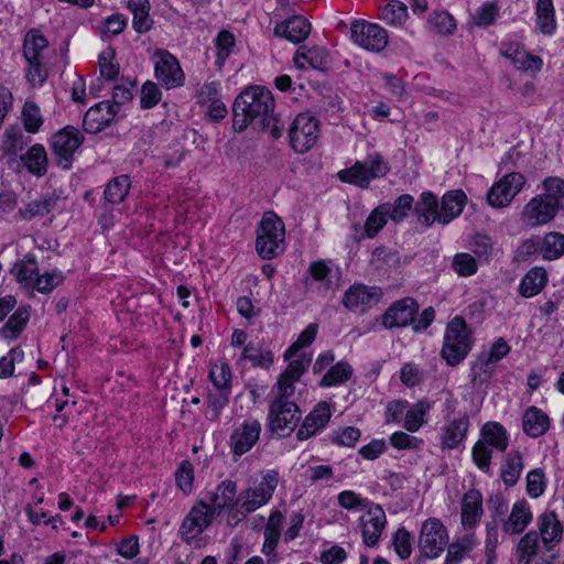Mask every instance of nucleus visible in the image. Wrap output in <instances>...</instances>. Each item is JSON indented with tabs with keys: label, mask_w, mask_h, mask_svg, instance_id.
<instances>
[{
	"label": "nucleus",
	"mask_w": 564,
	"mask_h": 564,
	"mask_svg": "<svg viewBox=\"0 0 564 564\" xmlns=\"http://www.w3.org/2000/svg\"><path fill=\"white\" fill-rule=\"evenodd\" d=\"M329 419L330 409L328 403L324 401L317 403L300 426L296 433L297 440L305 441L312 437L328 423Z\"/></svg>",
	"instance_id": "nucleus-19"
},
{
	"label": "nucleus",
	"mask_w": 564,
	"mask_h": 564,
	"mask_svg": "<svg viewBox=\"0 0 564 564\" xmlns=\"http://www.w3.org/2000/svg\"><path fill=\"white\" fill-rule=\"evenodd\" d=\"M317 328V324H310L300 334L297 340L285 350L284 359H291L302 347L310 346L316 337Z\"/></svg>",
	"instance_id": "nucleus-56"
},
{
	"label": "nucleus",
	"mask_w": 564,
	"mask_h": 564,
	"mask_svg": "<svg viewBox=\"0 0 564 564\" xmlns=\"http://www.w3.org/2000/svg\"><path fill=\"white\" fill-rule=\"evenodd\" d=\"M419 313V304L412 297H403L393 302L383 313L381 321L384 328H401L412 326L413 318Z\"/></svg>",
	"instance_id": "nucleus-14"
},
{
	"label": "nucleus",
	"mask_w": 564,
	"mask_h": 564,
	"mask_svg": "<svg viewBox=\"0 0 564 564\" xmlns=\"http://www.w3.org/2000/svg\"><path fill=\"white\" fill-rule=\"evenodd\" d=\"M406 15V7L398 1L388 3L381 11V19L391 25L401 24Z\"/></svg>",
	"instance_id": "nucleus-58"
},
{
	"label": "nucleus",
	"mask_w": 564,
	"mask_h": 564,
	"mask_svg": "<svg viewBox=\"0 0 564 564\" xmlns=\"http://www.w3.org/2000/svg\"><path fill=\"white\" fill-rule=\"evenodd\" d=\"M234 128L241 132L248 126L256 130H269L274 139L282 135L284 124L274 113L271 91L262 86H250L235 99Z\"/></svg>",
	"instance_id": "nucleus-1"
},
{
	"label": "nucleus",
	"mask_w": 564,
	"mask_h": 564,
	"mask_svg": "<svg viewBox=\"0 0 564 564\" xmlns=\"http://www.w3.org/2000/svg\"><path fill=\"white\" fill-rule=\"evenodd\" d=\"M84 134L73 126H66L55 132L51 138V149L56 158L57 165L69 170L74 154L84 142Z\"/></svg>",
	"instance_id": "nucleus-6"
},
{
	"label": "nucleus",
	"mask_w": 564,
	"mask_h": 564,
	"mask_svg": "<svg viewBox=\"0 0 564 564\" xmlns=\"http://www.w3.org/2000/svg\"><path fill=\"white\" fill-rule=\"evenodd\" d=\"M502 55L521 70L538 72L542 66V59L540 57L528 54L525 51L512 45L506 46L502 50Z\"/></svg>",
	"instance_id": "nucleus-33"
},
{
	"label": "nucleus",
	"mask_w": 564,
	"mask_h": 564,
	"mask_svg": "<svg viewBox=\"0 0 564 564\" xmlns=\"http://www.w3.org/2000/svg\"><path fill=\"white\" fill-rule=\"evenodd\" d=\"M215 44L217 48L216 64L220 67L224 65L235 46V36L231 32L223 30L218 33Z\"/></svg>",
	"instance_id": "nucleus-53"
},
{
	"label": "nucleus",
	"mask_w": 564,
	"mask_h": 564,
	"mask_svg": "<svg viewBox=\"0 0 564 564\" xmlns=\"http://www.w3.org/2000/svg\"><path fill=\"white\" fill-rule=\"evenodd\" d=\"M437 198L430 192L421 194L420 200L414 205V212L416 213L419 220L425 225H432L437 216Z\"/></svg>",
	"instance_id": "nucleus-41"
},
{
	"label": "nucleus",
	"mask_w": 564,
	"mask_h": 564,
	"mask_svg": "<svg viewBox=\"0 0 564 564\" xmlns=\"http://www.w3.org/2000/svg\"><path fill=\"white\" fill-rule=\"evenodd\" d=\"M279 484V474L276 470H268L261 475V481L257 489L248 488L243 494H271Z\"/></svg>",
	"instance_id": "nucleus-62"
},
{
	"label": "nucleus",
	"mask_w": 564,
	"mask_h": 564,
	"mask_svg": "<svg viewBox=\"0 0 564 564\" xmlns=\"http://www.w3.org/2000/svg\"><path fill=\"white\" fill-rule=\"evenodd\" d=\"M538 550L539 533L529 531L518 543L516 551L517 564H530L532 558L538 554Z\"/></svg>",
	"instance_id": "nucleus-39"
},
{
	"label": "nucleus",
	"mask_w": 564,
	"mask_h": 564,
	"mask_svg": "<svg viewBox=\"0 0 564 564\" xmlns=\"http://www.w3.org/2000/svg\"><path fill=\"white\" fill-rule=\"evenodd\" d=\"M162 98L159 86L153 82H145L140 91V107L142 109H151L156 106Z\"/></svg>",
	"instance_id": "nucleus-57"
},
{
	"label": "nucleus",
	"mask_w": 564,
	"mask_h": 564,
	"mask_svg": "<svg viewBox=\"0 0 564 564\" xmlns=\"http://www.w3.org/2000/svg\"><path fill=\"white\" fill-rule=\"evenodd\" d=\"M481 440L478 441L471 452L473 460L482 471H488L490 467L491 451L490 446L499 452H505L508 447V437L506 429L498 422H488L481 429Z\"/></svg>",
	"instance_id": "nucleus-5"
},
{
	"label": "nucleus",
	"mask_w": 564,
	"mask_h": 564,
	"mask_svg": "<svg viewBox=\"0 0 564 564\" xmlns=\"http://www.w3.org/2000/svg\"><path fill=\"white\" fill-rule=\"evenodd\" d=\"M430 403L419 401L412 408H410L405 414L404 427L409 432H416L424 424V416L430 411Z\"/></svg>",
	"instance_id": "nucleus-49"
},
{
	"label": "nucleus",
	"mask_w": 564,
	"mask_h": 564,
	"mask_svg": "<svg viewBox=\"0 0 564 564\" xmlns=\"http://www.w3.org/2000/svg\"><path fill=\"white\" fill-rule=\"evenodd\" d=\"M259 499H248L245 501H234V496H229V503L226 506L225 511H228V522L238 523L247 513L257 510L259 507L265 505L271 496H256Z\"/></svg>",
	"instance_id": "nucleus-25"
},
{
	"label": "nucleus",
	"mask_w": 564,
	"mask_h": 564,
	"mask_svg": "<svg viewBox=\"0 0 564 564\" xmlns=\"http://www.w3.org/2000/svg\"><path fill=\"white\" fill-rule=\"evenodd\" d=\"M229 395L230 391L226 390H216L215 392L208 393L205 416L209 421H218L220 412L227 406L229 402Z\"/></svg>",
	"instance_id": "nucleus-47"
},
{
	"label": "nucleus",
	"mask_w": 564,
	"mask_h": 564,
	"mask_svg": "<svg viewBox=\"0 0 564 564\" xmlns=\"http://www.w3.org/2000/svg\"><path fill=\"white\" fill-rule=\"evenodd\" d=\"M318 120L311 113L297 115L289 129L290 144L297 153H305L317 141Z\"/></svg>",
	"instance_id": "nucleus-8"
},
{
	"label": "nucleus",
	"mask_w": 564,
	"mask_h": 564,
	"mask_svg": "<svg viewBox=\"0 0 564 564\" xmlns=\"http://www.w3.org/2000/svg\"><path fill=\"white\" fill-rule=\"evenodd\" d=\"M29 319V307H19L3 325L0 335L8 341L17 339L26 327Z\"/></svg>",
	"instance_id": "nucleus-34"
},
{
	"label": "nucleus",
	"mask_w": 564,
	"mask_h": 564,
	"mask_svg": "<svg viewBox=\"0 0 564 564\" xmlns=\"http://www.w3.org/2000/svg\"><path fill=\"white\" fill-rule=\"evenodd\" d=\"M400 380L406 387H414L423 380V371L415 364L406 362L401 368Z\"/></svg>",
	"instance_id": "nucleus-63"
},
{
	"label": "nucleus",
	"mask_w": 564,
	"mask_h": 564,
	"mask_svg": "<svg viewBox=\"0 0 564 564\" xmlns=\"http://www.w3.org/2000/svg\"><path fill=\"white\" fill-rule=\"evenodd\" d=\"M63 280V273L61 271L53 270L51 272L37 274L29 289L36 290L43 294H48L58 286Z\"/></svg>",
	"instance_id": "nucleus-50"
},
{
	"label": "nucleus",
	"mask_w": 564,
	"mask_h": 564,
	"mask_svg": "<svg viewBox=\"0 0 564 564\" xmlns=\"http://www.w3.org/2000/svg\"><path fill=\"white\" fill-rule=\"evenodd\" d=\"M542 258L556 260L564 256V235L558 231H550L541 237Z\"/></svg>",
	"instance_id": "nucleus-40"
},
{
	"label": "nucleus",
	"mask_w": 564,
	"mask_h": 564,
	"mask_svg": "<svg viewBox=\"0 0 564 564\" xmlns=\"http://www.w3.org/2000/svg\"><path fill=\"white\" fill-rule=\"evenodd\" d=\"M532 520V512L525 500H519L512 507L511 513L502 523L506 534L522 533Z\"/></svg>",
	"instance_id": "nucleus-21"
},
{
	"label": "nucleus",
	"mask_w": 564,
	"mask_h": 564,
	"mask_svg": "<svg viewBox=\"0 0 564 564\" xmlns=\"http://www.w3.org/2000/svg\"><path fill=\"white\" fill-rule=\"evenodd\" d=\"M21 161L26 170L37 177L44 176L47 172V153L45 148L40 143L33 144L26 153L21 156Z\"/></svg>",
	"instance_id": "nucleus-28"
},
{
	"label": "nucleus",
	"mask_w": 564,
	"mask_h": 564,
	"mask_svg": "<svg viewBox=\"0 0 564 564\" xmlns=\"http://www.w3.org/2000/svg\"><path fill=\"white\" fill-rule=\"evenodd\" d=\"M300 409L292 401L273 400L269 409V429L284 437L295 429L300 421Z\"/></svg>",
	"instance_id": "nucleus-11"
},
{
	"label": "nucleus",
	"mask_w": 564,
	"mask_h": 564,
	"mask_svg": "<svg viewBox=\"0 0 564 564\" xmlns=\"http://www.w3.org/2000/svg\"><path fill=\"white\" fill-rule=\"evenodd\" d=\"M209 379L216 390L230 391L231 370L227 364L215 365L209 371Z\"/></svg>",
	"instance_id": "nucleus-55"
},
{
	"label": "nucleus",
	"mask_w": 564,
	"mask_h": 564,
	"mask_svg": "<svg viewBox=\"0 0 564 564\" xmlns=\"http://www.w3.org/2000/svg\"><path fill=\"white\" fill-rule=\"evenodd\" d=\"M431 22L441 34H451L456 28L455 18L447 12H436Z\"/></svg>",
	"instance_id": "nucleus-64"
},
{
	"label": "nucleus",
	"mask_w": 564,
	"mask_h": 564,
	"mask_svg": "<svg viewBox=\"0 0 564 564\" xmlns=\"http://www.w3.org/2000/svg\"><path fill=\"white\" fill-rule=\"evenodd\" d=\"M131 181L128 175H120L111 178L104 192V198L111 205H119L128 196Z\"/></svg>",
	"instance_id": "nucleus-36"
},
{
	"label": "nucleus",
	"mask_w": 564,
	"mask_h": 564,
	"mask_svg": "<svg viewBox=\"0 0 564 564\" xmlns=\"http://www.w3.org/2000/svg\"><path fill=\"white\" fill-rule=\"evenodd\" d=\"M350 37L364 50L379 53L388 44L387 31L377 23L356 20L350 25Z\"/></svg>",
	"instance_id": "nucleus-10"
},
{
	"label": "nucleus",
	"mask_w": 564,
	"mask_h": 564,
	"mask_svg": "<svg viewBox=\"0 0 564 564\" xmlns=\"http://www.w3.org/2000/svg\"><path fill=\"white\" fill-rule=\"evenodd\" d=\"M388 210L386 205H378L371 210L364 225V236L373 238L386 226L388 221Z\"/></svg>",
	"instance_id": "nucleus-44"
},
{
	"label": "nucleus",
	"mask_w": 564,
	"mask_h": 564,
	"mask_svg": "<svg viewBox=\"0 0 564 564\" xmlns=\"http://www.w3.org/2000/svg\"><path fill=\"white\" fill-rule=\"evenodd\" d=\"M522 469V455L519 452L509 453L501 464L500 478L507 487H511L517 484Z\"/></svg>",
	"instance_id": "nucleus-37"
},
{
	"label": "nucleus",
	"mask_w": 564,
	"mask_h": 564,
	"mask_svg": "<svg viewBox=\"0 0 564 564\" xmlns=\"http://www.w3.org/2000/svg\"><path fill=\"white\" fill-rule=\"evenodd\" d=\"M360 436L361 432L359 429L355 426H346L334 431L330 435V440L339 446L355 447Z\"/></svg>",
	"instance_id": "nucleus-59"
},
{
	"label": "nucleus",
	"mask_w": 564,
	"mask_h": 564,
	"mask_svg": "<svg viewBox=\"0 0 564 564\" xmlns=\"http://www.w3.org/2000/svg\"><path fill=\"white\" fill-rule=\"evenodd\" d=\"M340 181L357 185L359 187H368L373 176L367 170V162H356L351 167L343 170L338 173Z\"/></svg>",
	"instance_id": "nucleus-42"
},
{
	"label": "nucleus",
	"mask_w": 564,
	"mask_h": 564,
	"mask_svg": "<svg viewBox=\"0 0 564 564\" xmlns=\"http://www.w3.org/2000/svg\"><path fill=\"white\" fill-rule=\"evenodd\" d=\"M535 28L544 35H552L557 28L553 0H538L535 4Z\"/></svg>",
	"instance_id": "nucleus-27"
},
{
	"label": "nucleus",
	"mask_w": 564,
	"mask_h": 564,
	"mask_svg": "<svg viewBox=\"0 0 564 564\" xmlns=\"http://www.w3.org/2000/svg\"><path fill=\"white\" fill-rule=\"evenodd\" d=\"M12 272L18 281L25 288H30L39 274L37 261L34 254L28 253L23 259L15 262Z\"/></svg>",
	"instance_id": "nucleus-38"
},
{
	"label": "nucleus",
	"mask_w": 564,
	"mask_h": 564,
	"mask_svg": "<svg viewBox=\"0 0 564 564\" xmlns=\"http://www.w3.org/2000/svg\"><path fill=\"white\" fill-rule=\"evenodd\" d=\"M241 358L249 360L253 367L268 369L273 364V355L270 350H263L253 343L245 346Z\"/></svg>",
	"instance_id": "nucleus-48"
},
{
	"label": "nucleus",
	"mask_w": 564,
	"mask_h": 564,
	"mask_svg": "<svg viewBox=\"0 0 564 564\" xmlns=\"http://www.w3.org/2000/svg\"><path fill=\"white\" fill-rule=\"evenodd\" d=\"M536 254L542 256V243L540 236H533L522 241L516 251V259L518 261H527L530 257Z\"/></svg>",
	"instance_id": "nucleus-61"
},
{
	"label": "nucleus",
	"mask_w": 564,
	"mask_h": 564,
	"mask_svg": "<svg viewBox=\"0 0 564 564\" xmlns=\"http://www.w3.org/2000/svg\"><path fill=\"white\" fill-rule=\"evenodd\" d=\"M284 224L273 213L262 217L257 229L256 249L262 259L275 258L283 251Z\"/></svg>",
	"instance_id": "nucleus-4"
},
{
	"label": "nucleus",
	"mask_w": 564,
	"mask_h": 564,
	"mask_svg": "<svg viewBox=\"0 0 564 564\" xmlns=\"http://www.w3.org/2000/svg\"><path fill=\"white\" fill-rule=\"evenodd\" d=\"M510 351V346L503 338H498L488 351L478 355L471 365L473 380L479 379L481 382L487 380L494 372L495 365L499 362Z\"/></svg>",
	"instance_id": "nucleus-13"
},
{
	"label": "nucleus",
	"mask_w": 564,
	"mask_h": 564,
	"mask_svg": "<svg viewBox=\"0 0 564 564\" xmlns=\"http://www.w3.org/2000/svg\"><path fill=\"white\" fill-rule=\"evenodd\" d=\"M311 32V23L302 15H294L285 21L276 23L274 34L293 43L303 42Z\"/></svg>",
	"instance_id": "nucleus-20"
},
{
	"label": "nucleus",
	"mask_w": 564,
	"mask_h": 564,
	"mask_svg": "<svg viewBox=\"0 0 564 564\" xmlns=\"http://www.w3.org/2000/svg\"><path fill=\"white\" fill-rule=\"evenodd\" d=\"M365 514L360 517L361 533L364 543L376 546L387 524V517L383 508L379 505L369 503Z\"/></svg>",
	"instance_id": "nucleus-15"
},
{
	"label": "nucleus",
	"mask_w": 564,
	"mask_h": 564,
	"mask_svg": "<svg viewBox=\"0 0 564 564\" xmlns=\"http://www.w3.org/2000/svg\"><path fill=\"white\" fill-rule=\"evenodd\" d=\"M447 545L448 534L443 523L436 518L424 521L419 536L422 555L429 558L438 557Z\"/></svg>",
	"instance_id": "nucleus-9"
},
{
	"label": "nucleus",
	"mask_w": 564,
	"mask_h": 564,
	"mask_svg": "<svg viewBox=\"0 0 564 564\" xmlns=\"http://www.w3.org/2000/svg\"><path fill=\"white\" fill-rule=\"evenodd\" d=\"M379 289L365 284L351 285L343 295V305L351 312L364 311L379 301Z\"/></svg>",
	"instance_id": "nucleus-17"
},
{
	"label": "nucleus",
	"mask_w": 564,
	"mask_h": 564,
	"mask_svg": "<svg viewBox=\"0 0 564 564\" xmlns=\"http://www.w3.org/2000/svg\"><path fill=\"white\" fill-rule=\"evenodd\" d=\"M546 283V271L542 267H534L522 278L519 285V292L524 297H532L539 294Z\"/></svg>",
	"instance_id": "nucleus-31"
},
{
	"label": "nucleus",
	"mask_w": 564,
	"mask_h": 564,
	"mask_svg": "<svg viewBox=\"0 0 564 564\" xmlns=\"http://www.w3.org/2000/svg\"><path fill=\"white\" fill-rule=\"evenodd\" d=\"M543 192L533 196L522 208L521 220L530 228L550 224L564 210V180L549 176L542 182Z\"/></svg>",
	"instance_id": "nucleus-2"
},
{
	"label": "nucleus",
	"mask_w": 564,
	"mask_h": 564,
	"mask_svg": "<svg viewBox=\"0 0 564 564\" xmlns=\"http://www.w3.org/2000/svg\"><path fill=\"white\" fill-rule=\"evenodd\" d=\"M229 496H209L195 503L181 523L180 536L186 544L195 543L199 535L225 511Z\"/></svg>",
	"instance_id": "nucleus-3"
},
{
	"label": "nucleus",
	"mask_w": 564,
	"mask_h": 564,
	"mask_svg": "<svg viewBox=\"0 0 564 564\" xmlns=\"http://www.w3.org/2000/svg\"><path fill=\"white\" fill-rule=\"evenodd\" d=\"M22 120L28 132L36 133L43 124L40 107L33 101H26L22 108Z\"/></svg>",
	"instance_id": "nucleus-51"
},
{
	"label": "nucleus",
	"mask_w": 564,
	"mask_h": 564,
	"mask_svg": "<svg viewBox=\"0 0 564 564\" xmlns=\"http://www.w3.org/2000/svg\"><path fill=\"white\" fill-rule=\"evenodd\" d=\"M540 535L547 551L558 544L563 535V527L554 512L543 513L539 523Z\"/></svg>",
	"instance_id": "nucleus-23"
},
{
	"label": "nucleus",
	"mask_w": 564,
	"mask_h": 564,
	"mask_svg": "<svg viewBox=\"0 0 564 564\" xmlns=\"http://www.w3.org/2000/svg\"><path fill=\"white\" fill-rule=\"evenodd\" d=\"M412 541L413 538L411 533L404 528H400L393 534L392 545L401 560H406L411 556L412 553Z\"/></svg>",
	"instance_id": "nucleus-54"
},
{
	"label": "nucleus",
	"mask_w": 564,
	"mask_h": 564,
	"mask_svg": "<svg viewBox=\"0 0 564 564\" xmlns=\"http://www.w3.org/2000/svg\"><path fill=\"white\" fill-rule=\"evenodd\" d=\"M440 356L449 367L458 365V316H454L446 326Z\"/></svg>",
	"instance_id": "nucleus-22"
},
{
	"label": "nucleus",
	"mask_w": 564,
	"mask_h": 564,
	"mask_svg": "<svg viewBox=\"0 0 564 564\" xmlns=\"http://www.w3.org/2000/svg\"><path fill=\"white\" fill-rule=\"evenodd\" d=\"M24 352L20 347H14L10 351L0 358V378H10L14 373L15 362L22 361Z\"/></svg>",
	"instance_id": "nucleus-60"
},
{
	"label": "nucleus",
	"mask_w": 564,
	"mask_h": 564,
	"mask_svg": "<svg viewBox=\"0 0 564 564\" xmlns=\"http://www.w3.org/2000/svg\"><path fill=\"white\" fill-rule=\"evenodd\" d=\"M352 375V368L348 362L339 361L332 366L321 380L322 387H333L346 382Z\"/></svg>",
	"instance_id": "nucleus-46"
},
{
	"label": "nucleus",
	"mask_w": 564,
	"mask_h": 564,
	"mask_svg": "<svg viewBox=\"0 0 564 564\" xmlns=\"http://www.w3.org/2000/svg\"><path fill=\"white\" fill-rule=\"evenodd\" d=\"M116 106L109 101H101L89 108L83 119V127L87 133H97L109 127L117 115Z\"/></svg>",
	"instance_id": "nucleus-18"
},
{
	"label": "nucleus",
	"mask_w": 564,
	"mask_h": 564,
	"mask_svg": "<svg viewBox=\"0 0 564 564\" xmlns=\"http://www.w3.org/2000/svg\"><path fill=\"white\" fill-rule=\"evenodd\" d=\"M414 198L410 194H403L400 195L393 204L390 203H383L382 205H386L388 210L389 219H391L393 223L399 224L404 218L408 217L409 213L414 208L413 207Z\"/></svg>",
	"instance_id": "nucleus-45"
},
{
	"label": "nucleus",
	"mask_w": 564,
	"mask_h": 564,
	"mask_svg": "<svg viewBox=\"0 0 564 564\" xmlns=\"http://www.w3.org/2000/svg\"><path fill=\"white\" fill-rule=\"evenodd\" d=\"M154 75L166 89L181 87L185 80L177 58L165 50L154 52Z\"/></svg>",
	"instance_id": "nucleus-12"
},
{
	"label": "nucleus",
	"mask_w": 564,
	"mask_h": 564,
	"mask_svg": "<svg viewBox=\"0 0 564 564\" xmlns=\"http://www.w3.org/2000/svg\"><path fill=\"white\" fill-rule=\"evenodd\" d=\"M261 430V424L258 420L245 421L240 426L236 427L229 438L234 456L240 457L249 452L259 441Z\"/></svg>",
	"instance_id": "nucleus-16"
},
{
	"label": "nucleus",
	"mask_w": 564,
	"mask_h": 564,
	"mask_svg": "<svg viewBox=\"0 0 564 564\" xmlns=\"http://www.w3.org/2000/svg\"><path fill=\"white\" fill-rule=\"evenodd\" d=\"M48 42L44 35L30 31L24 39L23 55L28 62L42 61V52Z\"/></svg>",
	"instance_id": "nucleus-43"
},
{
	"label": "nucleus",
	"mask_w": 564,
	"mask_h": 564,
	"mask_svg": "<svg viewBox=\"0 0 564 564\" xmlns=\"http://www.w3.org/2000/svg\"><path fill=\"white\" fill-rule=\"evenodd\" d=\"M308 272L313 281L321 282L325 290H330L336 285L340 278L339 268L333 269L327 261H314L308 267Z\"/></svg>",
	"instance_id": "nucleus-32"
},
{
	"label": "nucleus",
	"mask_w": 564,
	"mask_h": 564,
	"mask_svg": "<svg viewBox=\"0 0 564 564\" xmlns=\"http://www.w3.org/2000/svg\"><path fill=\"white\" fill-rule=\"evenodd\" d=\"M58 199L59 197L55 193L42 195L40 198L30 202L24 208H20L18 216L26 220L35 216H45L56 207Z\"/></svg>",
	"instance_id": "nucleus-29"
},
{
	"label": "nucleus",
	"mask_w": 564,
	"mask_h": 564,
	"mask_svg": "<svg viewBox=\"0 0 564 564\" xmlns=\"http://www.w3.org/2000/svg\"><path fill=\"white\" fill-rule=\"evenodd\" d=\"M458 206V191L447 192L443 198L441 207H437L436 220L441 224H448L455 216V207Z\"/></svg>",
	"instance_id": "nucleus-52"
},
{
	"label": "nucleus",
	"mask_w": 564,
	"mask_h": 564,
	"mask_svg": "<svg viewBox=\"0 0 564 564\" xmlns=\"http://www.w3.org/2000/svg\"><path fill=\"white\" fill-rule=\"evenodd\" d=\"M523 431L530 437H539L543 435L549 426V416L540 409L530 406L522 416Z\"/></svg>",
	"instance_id": "nucleus-26"
},
{
	"label": "nucleus",
	"mask_w": 564,
	"mask_h": 564,
	"mask_svg": "<svg viewBox=\"0 0 564 564\" xmlns=\"http://www.w3.org/2000/svg\"><path fill=\"white\" fill-rule=\"evenodd\" d=\"M525 176L519 172H506L487 193V202L494 208L507 207L522 191Z\"/></svg>",
	"instance_id": "nucleus-7"
},
{
	"label": "nucleus",
	"mask_w": 564,
	"mask_h": 564,
	"mask_svg": "<svg viewBox=\"0 0 564 564\" xmlns=\"http://www.w3.org/2000/svg\"><path fill=\"white\" fill-rule=\"evenodd\" d=\"M31 141L18 126H9L2 135L0 153L3 158L14 159L17 154Z\"/></svg>",
	"instance_id": "nucleus-24"
},
{
	"label": "nucleus",
	"mask_w": 564,
	"mask_h": 564,
	"mask_svg": "<svg viewBox=\"0 0 564 564\" xmlns=\"http://www.w3.org/2000/svg\"><path fill=\"white\" fill-rule=\"evenodd\" d=\"M481 496H464V503L460 511V524L465 530H471L482 516Z\"/></svg>",
	"instance_id": "nucleus-35"
},
{
	"label": "nucleus",
	"mask_w": 564,
	"mask_h": 564,
	"mask_svg": "<svg viewBox=\"0 0 564 564\" xmlns=\"http://www.w3.org/2000/svg\"><path fill=\"white\" fill-rule=\"evenodd\" d=\"M293 61L299 68H305V63H307L314 69L325 70L328 64V55L322 47L315 46L307 50L301 47L295 53Z\"/></svg>",
	"instance_id": "nucleus-30"
}]
</instances>
